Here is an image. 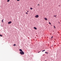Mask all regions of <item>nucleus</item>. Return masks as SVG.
<instances>
[{"mask_svg": "<svg viewBox=\"0 0 61 61\" xmlns=\"http://www.w3.org/2000/svg\"><path fill=\"white\" fill-rule=\"evenodd\" d=\"M20 54L21 55H24V52L23 51H21L20 52Z\"/></svg>", "mask_w": 61, "mask_h": 61, "instance_id": "1", "label": "nucleus"}, {"mask_svg": "<svg viewBox=\"0 0 61 61\" xmlns=\"http://www.w3.org/2000/svg\"><path fill=\"white\" fill-rule=\"evenodd\" d=\"M35 17L36 18H38L39 17V16L38 15H37L35 16Z\"/></svg>", "mask_w": 61, "mask_h": 61, "instance_id": "2", "label": "nucleus"}, {"mask_svg": "<svg viewBox=\"0 0 61 61\" xmlns=\"http://www.w3.org/2000/svg\"><path fill=\"white\" fill-rule=\"evenodd\" d=\"M11 21H10L8 22V24H11Z\"/></svg>", "mask_w": 61, "mask_h": 61, "instance_id": "3", "label": "nucleus"}, {"mask_svg": "<svg viewBox=\"0 0 61 61\" xmlns=\"http://www.w3.org/2000/svg\"><path fill=\"white\" fill-rule=\"evenodd\" d=\"M44 19L45 20H47V18H44Z\"/></svg>", "mask_w": 61, "mask_h": 61, "instance_id": "4", "label": "nucleus"}, {"mask_svg": "<svg viewBox=\"0 0 61 61\" xmlns=\"http://www.w3.org/2000/svg\"><path fill=\"white\" fill-rule=\"evenodd\" d=\"M19 50L21 52H22V49H20Z\"/></svg>", "mask_w": 61, "mask_h": 61, "instance_id": "5", "label": "nucleus"}, {"mask_svg": "<svg viewBox=\"0 0 61 61\" xmlns=\"http://www.w3.org/2000/svg\"><path fill=\"white\" fill-rule=\"evenodd\" d=\"M33 28L35 29H36V28L35 27H34Z\"/></svg>", "mask_w": 61, "mask_h": 61, "instance_id": "6", "label": "nucleus"}, {"mask_svg": "<svg viewBox=\"0 0 61 61\" xmlns=\"http://www.w3.org/2000/svg\"><path fill=\"white\" fill-rule=\"evenodd\" d=\"M9 1H10V0H7V2H9Z\"/></svg>", "mask_w": 61, "mask_h": 61, "instance_id": "7", "label": "nucleus"}, {"mask_svg": "<svg viewBox=\"0 0 61 61\" xmlns=\"http://www.w3.org/2000/svg\"><path fill=\"white\" fill-rule=\"evenodd\" d=\"M13 46H16V45H15V44H14L13 45Z\"/></svg>", "mask_w": 61, "mask_h": 61, "instance_id": "8", "label": "nucleus"}, {"mask_svg": "<svg viewBox=\"0 0 61 61\" xmlns=\"http://www.w3.org/2000/svg\"><path fill=\"white\" fill-rule=\"evenodd\" d=\"M30 10H32L33 9V8H30Z\"/></svg>", "mask_w": 61, "mask_h": 61, "instance_id": "9", "label": "nucleus"}, {"mask_svg": "<svg viewBox=\"0 0 61 61\" xmlns=\"http://www.w3.org/2000/svg\"><path fill=\"white\" fill-rule=\"evenodd\" d=\"M46 51L45 50H44L42 51V52H44V51Z\"/></svg>", "mask_w": 61, "mask_h": 61, "instance_id": "10", "label": "nucleus"}, {"mask_svg": "<svg viewBox=\"0 0 61 61\" xmlns=\"http://www.w3.org/2000/svg\"><path fill=\"white\" fill-rule=\"evenodd\" d=\"M3 20H4V19H3L2 20V23H3Z\"/></svg>", "mask_w": 61, "mask_h": 61, "instance_id": "11", "label": "nucleus"}, {"mask_svg": "<svg viewBox=\"0 0 61 61\" xmlns=\"http://www.w3.org/2000/svg\"><path fill=\"white\" fill-rule=\"evenodd\" d=\"M56 15H54V17H56Z\"/></svg>", "mask_w": 61, "mask_h": 61, "instance_id": "12", "label": "nucleus"}, {"mask_svg": "<svg viewBox=\"0 0 61 61\" xmlns=\"http://www.w3.org/2000/svg\"><path fill=\"white\" fill-rule=\"evenodd\" d=\"M49 24H50V25H51V23H50V22H49Z\"/></svg>", "mask_w": 61, "mask_h": 61, "instance_id": "13", "label": "nucleus"}, {"mask_svg": "<svg viewBox=\"0 0 61 61\" xmlns=\"http://www.w3.org/2000/svg\"><path fill=\"white\" fill-rule=\"evenodd\" d=\"M45 53H47V54H48V52H45Z\"/></svg>", "mask_w": 61, "mask_h": 61, "instance_id": "14", "label": "nucleus"}, {"mask_svg": "<svg viewBox=\"0 0 61 61\" xmlns=\"http://www.w3.org/2000/svg\"><path fill=\"white\" fill-rule=\"evenodd\" d=\"M53 36H52L51 37V39H52V38H53Z\"/></svg>", "mask_w": 61, "mask_h": 61, "instance_id": "15", "label": "nucleus"}, {"mask_svg": "<svg viewBox=\"0 0 61 61\" xmlns=\"http://www.w3.org/2000/svg\"><path fill=\"white\" fill-rule=\"evenodd\" d=\"M54 26V28H56V27H55V26Z\"/></svg>", "mask_w": 61, "mask_h": 61, "instance_id": "16", "label": "nucleus"}, {"mask_svg": "<svg viewBox=\"0 0 61 61\" xmlns=\"http://www.w3.org/2000/svg\"><path fill=\"white\" fill-rule=\"evenodd\" d=\"M0 36L2 37V35H0Z\"/></svg>", "mask_w": 61, "mask_h": 61, "instance_id": "17", "label": "nucleus"}, {"mask_svg": "<svg viewBox=\"0 0 61 61\" xmlns=\"http://www.w3.org/2000/svg\"><path fill=\"white\" fill-rule=\"evenodd\" d=\"M37 5H38H38H39V4H37Z\"/></svg>", "mask_w": 61, "mask_h": 61, "instance_id": "18", "label": "nucleus"}, {"mask_svg": "<svg viewBox=\"0 0 61 61\" xmlns=\"http://www.w3.org/2000/svg\"><path fill=\"white\" fill-rule=\"evenodd\" d=\"M26 14H27V12H26Z\"/></svg>", "mask_w": 61, "mask_h": 61, "instance_id": "19", "label": "nucleus"}, {"mask_svg": "<svg viewBox=\"0 0 61 61\" xmlns=\"http://www.w3.org/2000/svg\"><path fill=\"white\" fill-rule=\"evenodd\" d=\"M17 1H19V0H17Z\"/></svg>", "mask_w": 61, "mask_h": 61, "instance_id": "20", "label": "nucleus"}, {"mask_svg": "<svg viewBox=\"0 0 61 61\" xmlns=\"http://www.w3.org/2000/svg\"><path fill=\"white\" fill-rule=\"evenodd\" d=\"M39 52H40V51H39L38 52V53H39Z\"/></svg>", "mask_w": 61, "mask_h": 61, "instance_id": "21", "label": "nucleus"}, {"mask_svg": "<svg viewBox=\"0 0 61 61\" xmlns=\"http://www.w3.org/2000/svg\"><path fill=\"white\" fill-rule=\"evenodd\" d=\"M27 12H28V11H27Z\"/></svg>", "mask_w": 61, "mask_h": 61, "instance_id": "22", "label": "nucleus"}, {"mask_svg": "<svg viewBox=\"0 0 61 61\" xmlns=\"http://www.w3.org/2000/svg\"><path fill=\"white\" fill-rule=\"evenodd\" d=\"M59 6H60V5H59Z\"/></svg>", "mask_w": 61, "mask_h": 61, "instance_id": "23", "label": "nucleus"}, {"mask_svg": "<svg viewBox=\"0 0 61 61\" xmlns=\"http://www.w3.org/2000/svg\"><path fill=\"white\" fill-rule=\"evenodd\" d=\"M58 23H59V22H58Z\"/></svg>", "mask_w": 61, "mask_h": 61, "instance_id": "24", "label": "nucleus"}, {"mask_svg": "<svg viewBox=\"0 0 61 61\" xmlns=\"http://www.w3.org/2000/svg\"><path fill=\"white\" fill-rule=\"evenodd\" d=\"M41 52V51H40V52Z\"/></svg>", "mask_w": 61, "mask_h": 61, "instance_id": "25", "label": "nucleus"}]
</instances>
